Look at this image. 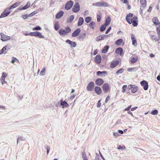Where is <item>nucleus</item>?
Here are the masks:
<instances>
[{
  "label": "nucleus",
  "instance_id": "72a5a7b5",
  "mask_svg": "<svg viewBox=\"0 0 160 160\" xmlns=\"http://www.w3.org/2000/svg\"><path fill=\"white\" fill-rule=\"evenodd\" d=\"M122 42V40L121 39L118 40L115 42V44L117 45H120Z\"/></svg>",
  "mask_w": 160,
  "mask_h": 160
},
{
  "label": "nucleus",
  "instance_id": "7c9ffc66",
  "mask_svg": "<svg viewBox=\"0 0 160 160\" xmlns=\"http://www.w3.org/2000/svg\"><path fill=\"white\" fill-rule=\"evenodd\" d=\"M109 48L108 46H105L102 50V52L103 53H105L107 52L108 49Z\"/></svg>",
  "mask_w": 160,
  "mask_h": 160
},
{
  "label": "nucleus",
  "instance_id": "20e7f679",
  "mask_svg": "<svg viewBox=\"0 0 160 160\" xmlns=\"http://www.w3.org/2000/svg\"><path fill=\"white\" fill-rule=\"evenodd\" d=\"M10 10L8 9V8L5 9L0 16V18H3L8 16L10 13L11 12L9 11Z\"/></svg>",
  "mask_w": 160,
  "mask_h": 160
},
{
  "label": "nucleus",
  "instance_id": "f704fd0d",
  "mask_svg": "<svg viewBox=\"0 0 160 160\" xmlns=\"http://www.w3.org/2000/svg\"><path fill=\"white\" fill-rule=\"evenodd\" d=\"M92 18L90 17H88L86 18L85 19V22L87 23L90 22L92 20Z\"/></svg>",
  "mask_w": 160,
  "mask_h": 160
},
{
  "label": "nucleus",
  "instance_id": "e2e57ef3",
  "mask_svg": "<svg viewBox=\"0 0 160 160\" xmlns=\"http://www.w3.org/2000/svg\"><path fill=\"white\" fill-rule=\"evenodd\" d=\"M131 105L129 106L128 108H126L125 109V111H128V110H130V108H131Z\"/></svg>",
  "mask_w": 160,
  "mask_h": 160
},
{
  "label": "nucleus",
  "instance_id": "338daca9",
  "mask_svg": "<svg viewBox=\"0 0 160 160\" xmlns=\"http://www.w3.org/2000/svg\"><path fill=\"white\" fill-rule=\"evenodd\" d=\"M1 82L2 83V84L3 85L5 83H6V82L4 80H1Z\"/></svg>",
  "mask_w": 160,
  "mask_h": 160
},
{
  "label": "nucleus",
  "instance_id": "ea45409f",
  "mask_svg": "<svg viewBox=\"0 0 160 160\" xmlns=\"http://www.w3.org/2000/svg\"><path fill=\"white\" fill-rule=\"evenodd\" d=\"M95 23L94 22H91L89 25V27L92 28V29H94V25H95Z\"/></svg>",
  "mask_w": 160,
  "mask_h": 160
},
{
  "label": "nucleus",
  "instance_id": "f03ea898",
  "mask_svg": "<svg viewBox=\"0 0 160 160\" xmlns=\"http://www.w3.org/2000/svg\"><path fill=\"white\" fill-rule=\"evenodd\" d=\"M92 5L96 7H108L109 6L107 2L103 1L94 3H93Z\"/></svg>",
  "mask_w": 160,
  "mask_h": 160
},
{
  "label": "nucleus",
  "instance_id": "473e14b6",
  "mask_svg": "<svg viewBox=\"0 0 160 160\" xmlns=\"http://www.w3.org/2000/svg\"><path fill=\"white\" fill-rule=\"evenodd\" d=\"M46 68L45 67H44L42 68L41 72L40 73V75L43 76L45 75V72Z\"/></svg>",
  "mask_w": 160,
  "mask_h": 160
},
{
  "label": "nucleus",
  "instance_id": "774afa93",
  "mask_svg": "<svg viewBox=\"0 0 160 160\" xmlns=\"http://www.w3.org/2000/svg\"><path fill=\"white\" fill-rule=\"evenodd\" d=\"M24 34L25 36L30 35V36H32L31 32L29 33H24Z\"/></svg>",
  "mask_w": 160,
  "mask_h": 160
},
{
  "label": "nucleus",
  "instance_id": "393cba45",
  "mask_svg": "<svg viewBox=\"0 0 160 160\" xmlns=\"http://www.w3.org/2000/svg\"><path fill=\"white\" fill-rule=\"evenodd\" d=\"M84 22V19L83 18L80 17L79 18L78 23V26H80L82 25Z\"/></svg>",
  "mask_w": 160,
  "mask_h": 160
},
{
  "label": "nucleus",
  "instance_id": "dca6fc26",
  "mask_svg": "<svg viewBox=\"0 0 160 160\" xmlns=\"http://www.w3.org/2000/svg\"><path fill=\"white\" fill-rule=\"evenodd\" d=\"M94 91L97 94L99 95L101 94L102 93V90L100 87L98 86H96L94 88Z\"/></svg>",
  "mask_w": 160,
  "mask_h": 160
},
{
  "label": "nucleus",
  "instance_id": "423d86ee",
  "mask_svg": "<svg viewBox=\"0 0 160 160\" xmlns=\"http://www.w3.org/2000/svg\"><path fill=\"white\" fill-rule=\"evenodd\" d=\"M80 5L77 2L73 6L72 8V11L74 12H77L80 10Z\"/></svg>",
  "mask_w": 160,
  "mask_h": 160
},
{
  "label": "nucleus",
  "instance_id": "bb28decb",
  "mask_svg": "<svg viewBox=\"0 0 160 160\" xmlns=\"http://www.w3.org/2000/svg\"><path fill=\"white\" fill-rule=\"evenodd\" d=\"M138 56H134L132 57L131 60V62L132 63H134L138 61Z\"/></svg>",
  "mask_w": 160,
  "mask_h": 160
},
{
  "label": "nucleus",
  "instance_id": "412c9836",
  "mask_svg": "<svg viewBox=\"0 0 160 160\" xmlns=\"http://www.w3.org/2000/svg\"><path fill=\"white\" fill-rule=\"evenodd\" d=\"M118 61L117 60L113 61L111 63L110 67L111 68H115L118 64Z\"/></svg>",
  "mask_w": 160,
  "mask_h": 160
},
{
  "label": "nucleus",
  "instance_id": "2f4dec72",
  "mask_svg": "<svg viewBox=\"0 0 160 160\" xmlns=\"http://www.w3.org/2000/svg\"><path fill=\"white\" fill-rule=\"evenodd\" d=\"M97 75L98 76H102L103 74H107V72L106 71H103L102 72H101L100 71H98L97 72Z\"/></svg>",
  "mask_w": 160,
  "mask_h": 160
},
{
  "label": "nucleus",
  "instance_id": "79ce46f5",
  "mask_svg": "<svg viewBox=\"0 0 160 160\" xmlns=\"http://www.w3.org/2000/svg\"><path fill=\"white\" fill-rule=\"evenodd\" d=\"M123 72V69L122 68H121L119 70H118L117 72L116 73L117 74H119L122 73Z\"/></svg>",
  "mask_w": 160,
  "mask_h": 160
},
{
  "label": "nucleus",
  "instance_id": "4d7b16f0",
  "mask_svg": "<svg viewBox=\"0 0 160 160\" xmlns=\"http://www.w3.org/2000/svg\"><path fill=\"white\" fill-rule=\"evenodd\" d=\"M101 38H102V40L104 38H106V37H108V35L103 34L101 35Z\"/></svg>",
  "mask_w": 160,
  "mask_h": 160
},
{
  "label": "nucleus",
  "instance_id": "4be33fe9",
  "mask_svg": "<svg viewBox=\"0 0 160 160\" xmlns=\"http://www.w3.org/2000/svg\"><path fill=\"white\" fill-rule=\"evenodd\" d=\"M123 50L122 48H117L115 51V53L117 54H119L120 56H122Z\"/></svg>",
  "mask_w": 160,
  "mask_h": 160
},
{
  "label": "nucleus",
  "instance_id": "c85d7f7f",
  "mask_svg": "<svg viewBox=\"0 0 160 160\" xmlns=\"http://www.w3.org/2000/svg\"><path fill=\"white\" fill-rule=\"evenodd\" d=\"M61 105L62 106V108L67 107L68 106V104L65 101L61 102Z\"/></svg>",
  "mask_w": 160,
  "mask_h": 160
},
{
  "label": "nucleus",
  "instance_id": "a878e982",
  "mask_svg": "<svg viewBox=\"0 0 160 160\" xmlns=\"http://www.w3.org/2000/svg\"><path fill=\"white\" fill-rule=\"evenodd\" d=\"M152 22L155 24L158 25L160 24L158 19L157 17H154L152 19Z\"/></svg>",
  "mask_w": 160,
  "mask_h": 160
},
{
  "label": "nucleus",
  "instance_id": "e433bc0d",
  "mask_svg": "<svg viewBox=\"0 0 160 160\" xmlns=\"http://www.w3.org/2000/svg\"><path fill=\"white\" fill-rule=\"evenodd\" d=\"M137 69V68H129L128 69V71L129 72L132 71H135Z\"/></svg>",
  "mask_w": 160,
  "mask_h": 160
},
{
  "label": "nucleus",
  "instance_id": "864d4df0",
  "mask_svg": "<svg viewBox=\"0 0 160 160\" xmlns=\"http://www.w3.org/2000/svg\"><path fill=\"white\" fill-rule=\"evenodd\" d=\"M138 21H134V22H132V25L134 27H136L138 25V23L137 22Z\"/></svg>",
  "mask_w": 160,
  "mask_h": 160
},
{
  "label": "nucleus",
  "instance_id": "ddd939ff",
  "mask_svg": "<svg viewBox=\"0 0 160 160\" xmlns=\"http://www.w3.org/2000/svg\"><path fill=\"white\" fill-rule=\"evenodd\" d=\"M81 32V29L79 28L76 29L72 34V36L73 37H76L78 36Z\"/></svg>",
  "mask_w": 160,
  "mask_h": 160
},
{
  "label": "nucleus",
  "instance_id": "2eb2a0df",
  "mask_svg": "<svg viewBox=\"0 0 160 160\" xmlns=\"http://www.w3.org/2000/svg\"><path fill=\"white\" fill-rule=\"evenodd\" d=\"M31 4L30 2H28L27 4L26 5H25L24 7H21L18 8L17 10L19 11H21L23 10H25L27 9L29 6H30Z\"/></svg>",
  "mask_w": 160,
  "mask_h": 160
},
{
  "label": "nucleus",
  "instance_id": "aec40b11",
  "mask_svg": "<svg viewBox=\"0 0 160 160\" xmlns=\"http://www.w3.org/2000/svg\"><path fill=\"white\" fill-rule=\"evenodd\" d=\"M140 2L141 4L140 10L142 11L143 8L146 6V0H140Z\"/></svg>",
  "mask_w": 160,
  "mask_h": 160
},
{
  "label": "nucleus",
  "instance_id": "37998d69",
  "mask_svg": "<svg viewBox=\"0 0 160 160\" xmlns=\"http://www.w3.org/2000/svg\"><path fill=\"white\" fill-rule=\"evenodd\" d=\"M101 18V16L100 14H98L97 15V21L98 22H99L100 21Z\"/></svg>",
  "mask_w": 160,
  "mask_h": 160
},
{
  "label": "nucleus",
  "instance_id": "6e6d98bb",
  "mask_svg": "<svg viewBox=\"0 0 160 160\" xmlns=\"http://www.w3.org/2000/svg\"><path fill=\"white\" fill-rule=\"evenodd\" d=\"M101 35L98 36V37L97 38V39H96V41H100V40H101L102 39V38H101Z\"/></svg>",
  "mask_w": 160,
  "mask_h": 160
},
{
  "label": "nucleus",
  "instance_id": "3c124183",
  "mask_svg": "<svg viewBox=\"0 0 160 160\" xmlns=\"http://www.w3.org/2000/svg\"><path fill=\"white\" fill-rule=\"evenodd\" d=\"M158 113V111L157 110H155L152 111L151 112V114L152 115H157Z\"/></svg>",
  "mask_w": 160,
  "mask_h": 160
},
{
  "label": "nucleus",
  "instance_id": "5fc2aeb1",
  "mask_svg": "<svg viewBox=\"0 0 160 160\" xmlns=\"http://www.w3.org/2000/svg\"><path fill=\"white\" fill-rule=\"evenodd\" d=\"M127 87V86L126 85H124L122 87V92H125L126 89Z\"/></svg>",
  "mask_w": 160,
  "mask_h": 160
},
{
  "label": "nucleus",
  "instance_id": "f3484780",
  "mask_svg": "<svg viewBox=\"0 0 160 160\" xmlns=\"http://www.w3.org/2000/svg\"><path fill=\"white\" fill-rule=\"evenodd\" d=\"M95 62L97 64H99L101 61V58L100 55H97L94 58Z\"/></svg>",
  "mask_w": 160,
  "mask_h": 160
},
{
  "label": "nucleus",
  "instance_id": "5701e85b",
  "mask_svg": "<svg viewBox=\"0 0 160 160\" xmlns=\"http://www.w3.org/2000/svg\"><path fill=\"white\" fill-rule=\"evenodd\" d=\"M66 42L69 44H70L73 47H75L76 46V43L75 42L71 41L69 40L68 39L66 40Z\"/></svg>",
  "mask_w": 160,
  "mask_h": 160
},
{
  "label": "nucleus",
  "instance_id": "9b49d317",
  "mask_svg": "<svg viewBox=\"0 0 160 160\" xmlns=\"http://www.w3.org/2000/svg\"><path fill=\"white\" fill-rule=\"evenodd\" d=\"M133 17V15L131 13H129L126 16V21L129 24H131L132 23L131 19Z\"/></svg>",
  "mask_w": 160,
  "mask_h": 160
},
{
  "label": "nucleus",
  "instance_id": "a211bd4d",
  "mask_svg": "<svg viewBox=\"0 0 160 160\" xmlns=\"http://www.w3.org/2000/svg\"><path fill=\"white\" fill-rule=\"evenodd\" d=\"M20 5V3L18 2H17L12 5L9 8H8L9 10L12 9L14 8H15Z\"/></svg>",
  "mask_w": 160,
  "mask_h": 160
},
{
  "label": "nucleus",
  "instance_id": "69168bd1",
  "mask_svg": "<svg viewBox=\"0 0 160 160\" xmlns=\"http://www.w3.org/2000/svg\"><path fill=\"white\" fill-rule=\"evenodd\" d=\"M113 135L114 136L118 137L119 136V134L117 132H113Z\"/></svg>",
  "mask_w": 160,
  "mask_h": 160
},
{
  "label": "nucleus",
  "instance_id": "cd10ccee",
  "mask_svg": "<svg viewBox=\"0 0 160 160\" xmlns=\"http://www.w3.org/2000/svg\"><path fill=\"white\" fill-rule=\"evenodd\" d=\"M74 19V17L73 15L70 16L67 20V22L69 23L71 22H72L73 20Z\"/></svg>",
  "mask_w": 160,
  "mask_h": 160
},
{
  "label": "nucleus",
  "instance_id": "052dcab7",
  "mask_svg": "<svg viewBox=\"0 0 160 160\" xmlns=\"http://www.w3.org/2000/svg\"><path fill=\"white\" fill-rule=\"evenodd\" d=\"M37 13V12H33L32 13H30L29 14V16L30 17H32L35 14H36Z\"/></svg>",
  "mask_w": 160,
  "mask_h": 160
},
{
  "label": "nucleus",
  "instance_id": "680f3d73",
  "mask_svg": "<svg viewBox=\"0 0 160 160\" xmlns=\"http://www.w3.org/2000/svg\"><path fill=\"white\" fill-rule=\"evenodd\" d=\"M111 27H109L108 28V29L106 31L105 33L106 34L108 33L111 30Z\"/></svg>",
  "mask_w": 160,
  "mask_h": 160
},
{
  "label": "nucleus",
  "instance_id": "f257e3e1",
  "mask_svg": "<svg viewBox=\"0 0 160 160\" xmlns=\"http://www.w3.org/2000/svg\"><path fill=\"white\" fill-rule=\"evenodd\" d=\"M71 31V29L68 26H67L65 28V29H60L58 31V33L60 35L62 36L63 35H66L68 33Z\"/></svg>",
  "mask_w": 160,
  "mask_h": 160
},
{
  "label": "nucleus",
  "instance_id": "0eeeda50",
  "mask_svg": "<svg viewBox=\"0 0 160 160\" xmlns=\"http://www.w3.org/2000/svg\"><path fill=\"white\" fill-rule=\"evenodd\" d=\"M32 36H38L41 38H44V36L42 35L41 33L38 31L31 32Z\"/></svg>",
  "mask_w": 160,
  "mask_h": 160
},
{
  "label": "nucleus",
  "instance_id": "f8f14e48",
  "mask_svg": "<svg viewBox=\"0 0 160 160\" xmlns=\"http://www.w3.org/2000/svg\"><path fill=\"white\" fill-rule=\"evenodd\" d=\"M142 86L143 87L144 89L145 90H147L148 89V86L147 82L143 80L140 82Z\"/></svg>",
  "mask_w": 160,
  "mask_h": 160
},
{
  "label": "nucleus",
  "instance_id": "c9c22d12",
  "mask_svg": "<svg viewBox=\"0 0 160 160\" xmlns=\"http://www.w3.org/2000/svg\"><path fill=\"white\" fill-rule=\"evenodd\" d=\"M107 26L105 24H104L102 25L100 28V30L101 32H102L104 31L106 28V27Z\"/></svg>",
  "mask_w": 160,
  "mask_h": 160
},
{
  "label": "nucleus",
  "instance_id": "39448f33",
  "mask_svg": "<svg viewBox=\"0 0 160 160\" xmlns=\"http://www.w3.org/2000/svg\"><path fill=\"white\" fill-rule=\"evenodd\" d=\"M94 87V83L93 82H89L88 84L87 87V90L88 91L91 92L93 90Z\"/></svg>",
  "mask_w": 160,
  "mask_h": 160
},
{
  "label": "nucleus",
  "instance_id": "4468645a",
  "mask_svg": "<svg viewBox=\"0 0 160 160\" xmlns=\"http://www.w3.org/2000/svg\"><path fill=\"white\" fill-rule=\"evenodd\" d=\"M131 36L132 41V44L134 46H136L137 45V43L135 36L133 34H131Z\"/></svg>",
  "mask_w": 160,
  "mask_h": 160
},
{
  "label": "nucleus",
  "instance_id": "c756f323",
  "mask_svg": "<svg viewBox=\"0 0 160 160\" xmlns=\"http://www.w3.org/2000/svg\"><path fill=\"white\" fill-rule=\"evenodd\" d=\"M111 21V19L110 17H108L106 19V22L104 24L108 26L110 24Z\"/></svg>",
  "mask_w": 160,
  "mask_h": 160
},
{
  "label": "nucleus",
  "instance_id": "b1692460",
  "mask_svg": "<svg viewBox=\"0 0 160 160\" xmlns=\"http://www.w3.org/2000/svg\"><path fill=\"white\" fill-rule=\"evenodd\" d=\"M64 12L62 11H60L56 15V18L59 19L61 18L63 15Z\"/></svg>",
  "mask_w": 160,
  "mask_h": 160
},
{
  "label": "nucleus",
  "instance_id": "a19ab883",
  "mask_svg": "<svg viewBox=\"0 0 160 160\" xmlns=\"http://www.w3.org/2000/svg\"><path fill=\"white\" fill-rule=\"evenodd\" d=\"M7 76V75L6 73L3 72L2 73V76L1 79V80H4Z\"/></svg>",
  "mask_w": 160,
  "mask_h": 160
},
{
  "label": "nucleus",
  "instance_id": "09e8293b",
  "mask_svg": "<svg viewBox=\"0 0 160 160\" xmlns=\"http://www.w3.org/2000/svg\"><path fill=\"white\" fill-rule=\"evenodd\" d=\"M157 31L158 35L160 37V26L157 28Z\"/></svg>",
  "mask_w": 160,
  "mask_h": 160
},
{
  "label": "nucleus",
  "instance_id": "8fccbe9b",
  "mask_svg": "<svg viewBox=\"0 0 160 160\" xmlns=\"http://www.w3.org/2000/svg\"><path fill=\"white\" fill-rule=\"evenodd\" d=\"M132 22H134V21H138V18L136 16L134 17L132 19H131Z\"/></svg>",
  "mask_w": 160,
  "mask_h": 160
},
{
  "label": "nucleus",
  "instance_id": "7ed1b4c3",
  "mask_svg": "<svg viewBox=\"0 0 160 160\" xmlns=\"http://www.w3.org/2000/svg\"><path fill=\"white\" fill-rule=\"evenodd\" d=\"M102 89L105 93H108L110 90V87L108 83H105L102 86Z\"/></svg>",
  "mask_w": 160,
  "mask_h": 160
},
{
  "label": "nucleus",
  "instance_id": "49530a36",
  "mask_svg": "<svg viewBox=\"0 0 160 160\" xmlns=\"http://www.w3.org/2000/svg\"><path fill=\"white\" fill-rule=\"evenodd\" d=\"M41 27L39 26L32 28V30H41Z\"/></svg>",
  "mask_w": 160,
  "mask_h": 160
},
{
  "label": "nucleus",
  "instance_id": "6ab92c4d",
  "mask_svg": "<svg viewBox=\"0 0 160 160\" xmlns=\"http://www.w3.org/2000/svg\"><path fill=\"white\" fill-rule=\"evenodd\" d=\"M104 82L102 78H98L95 81V83L98 86L102 85Z\"/></svg>",
  "mask_w": 160,
  "mask_h": 160
},
{
  "label": "nucleus",
  "instance_id": "603ef678",
  "mask_svg": "<svg viewBox=\"0 0 160 160\" xmlns=\"http://www.w3.org/2000/svg\"><path fill=\"white\" fill-rule=\"evenodd\" d=\"M151 38L152 40H154L155 41H158V39L155 36L152 35L151 36Z\"/></svg>",
  "mask_w": 160,
  "mask_h": 160
},
{
  "label": "nucleus",
  "instance_id": "bf43d9fd",
  "mask_svg": "<svg viewBox=\"0 0 160 160\" xmlns=\"http://www.w3.org/2000/svg\"><path fill=\"white\" fill-rule=\"evenodd\" d=\"M100 101H98V104L97 105V107L98 108H99L101 106V103L100 102Z\"/></svg>",
  "mask_w": 160,
  "mask_h": 160
},
{
  "label": "nucleus",
  "instance_id": "0e129e2a",
  "mask_svg": "<svg viewBox=\"0 0 160 160\" xmlns=\"http://www.w3.org/2000/svg\"><path fill=\"white\" fill-rule=\"evenodd\" d=\"M23 140V139H22V137L18 138L17 140V143H18V142L19 141H20V140L21 141V140Z\"/></svg>",
  "mask_w": 160,
  "mask_h": 160
},
{
  "label": "nucleus",
  "instance_id": "6e6552de",
  "mask_svg": "<svg viewBox=\"0 0 160 160\" xmlns=\"http://www.w3.org/2000/svg\"><path fill=\"white\" fill-rule=\"evenodd\" d=\"M73 2L72 1H69L66 4L65 8L67 10L70 9L72 6Z\"/></svg>",
  "mask_w": 160,
  "mask_h": 160
},
{
  "label": "nucleus",
  "instance_id": "13d9d810",
  "mask_svg": "<svg viewBox=\"0 0 160 160\" xmlns=\"http://www.w3.org/2000/svg\"><path fill=\"white\" fill-rule=\"evenodd\" d=\"M16 59V58L13 57L12 58V60L11 61V62L13 64L14 62H15Z\"/></svg>",
  "mask_w": 160,
  "mask_h": 160
},
{
  "label": "nucleus",
  "instance_id": "58836bf2",
  "mask_svg": "<svg viewBox=\"0 0 160 160\" xmlns=\"http://www.w3.org/2000/svg\"><path fill=\"white\" fill-rule=\"evenodd\" d=\"M82 158H83V160H88L85 152H82Z\"/></svg>",
  "mask_w": 160,
  "mask_h": 160
},
{
  "label": "nucleus",
  "instance_id": "4c0bfd02",
  "mask_svg": "<svg viewBox=\"0 0 160 160\" xmlns=\"http://www.w3.org/2000/svg\"><path fill=\"white\" fill-rule=\"evenodd\" d=\"M7 47V46H5L2 48L0 51V54H2L4 53V51L6 50V48Z\"/></svg>",
  "mask_w": 160,
  "mask_h": 160
},
{
  "label": "nucleus",
  "instance_id": "9d476101",
  "mask_svg": "<svg viewBox=\"0 0 160 160\" xmlns=\"http://www.w3.org/2000/svg\"><path fill=\"white\" fill-rule=\"evenodd\" d=\"M0 35L1 36V40L3 41H7L10 39V37L9 36H7L2 33H1Z\"/></svg>",
  "mask_w": 160,
  "mask_h": 160
},
{
  "label": "nucleus",
  "instance_id": "a18cd8bd",
  "mask_svg": "<svg viewBox=\"0 0 160 160\" xmlns=\"http://www.w3.org/2000/svg\"><path fill=\"white\" fill-rule=\"evenodd\" d=\"M59 28V25L58 23H56L55 24L54 28L56 30H58Z\"/></svg>",
  "mask_w": 160,
  "mask_h": 160
},
{
  "label": "nucleus",
  "instance_id": "1a4fd4ad",
  "mask_svg": "<svg viewBox=\"0 0 160 160\" xmlns=\"http://www.w3.org/2000/svg\"><path fill=\"white\" fill-rule=\"evenodd\" d=\"M128 88L129 89H131L132 92L134 93L137 91L138 87L133 85H130L128 86Z\"/></svg>",
  "mask_w": 160,
  "mask_h": 160
},
{
  "label": "nucleus",
  "instance_id": "de8ad7c7",
  "mask_svg": "<svg viewBox=\"0 0 160 160\" xmlns=\"http://www.w3.org/2000/svg\"><path fill=\"white\" fill-rule=\"evenodd\" d=\"M29 17V15H27V14L23 15L22 16V17L24 19L27 18L28 17Z\"/></svg>",
  "mask_w": 160,
  "mask_h": 160
},
{
  "label": "nucleus",
  "instance_id": "c03bdc74",
  "mask_svg": "<svg viewBox=\"0 0 160 160\" xmlns=\"http://www.w3.org/2000/svg\"><path fill=\"white\" fill-rule=\"evenodd\" d=\"M118 149H122V150H123V149H126V148L124 146H121V145H119L118 146Z\"/></svg>",
  "mask_w": 160,
  "mask_h": 160
}]
</instances>
